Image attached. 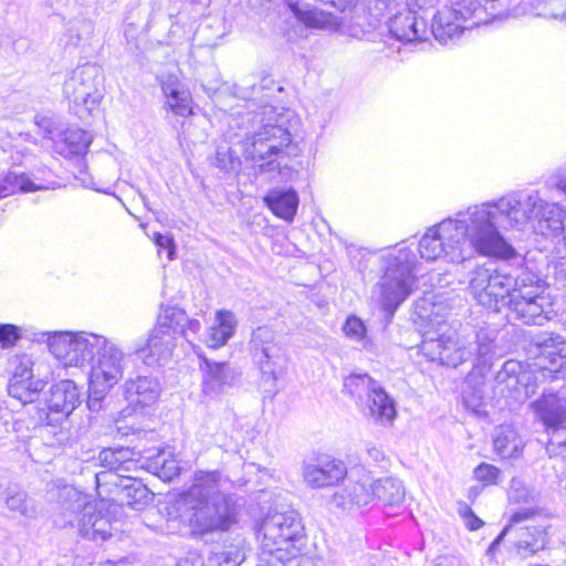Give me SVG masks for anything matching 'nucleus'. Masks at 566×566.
<instances>
[{"label":"nucleus","instance_id":"1","mask_svg":"<svg viewBox=\"0 0 566 566\" xmlns=\"http://www.w3.org/2000/svg\"><path fill=\"white\" fill-rule=\"evenodd\" d=\"M481 208L488 209L486 202L470 206L465 211H459L454 219H444L429 228L419 241L421 258L434 261L444 255L453 263H462L476 252L484 256L511 259L515 251L492 227L491 219L479 222L476 212Z\"/></svg>","mask_w":566,"mask_h":566},{"label":"nucleus","instance_id":"2","mask_svg":"<svg viewBox=\"0 0 566 566\" xmlns=\"http://www.w3.org/2000/svg\"><path fill=\"white\" fill-rule=\"evenodd\" d=\"M470 294L484 307L501 311L509 306L511 317L527 325H543L553 304L544 293V281L531 271L516 276L485 265L469 273Z\"/></svg>","mask_w":566,"mask_h":566},{"label":"nucleus","instance_id":"3","mask_svg":"<svg viewBox=\"0 0 566 566\" xmlns=\"http://www.w3.org/2000/svg\"><path fill=\"white\" fill-rule=\"evenodd\" d=\"M488 209L476 212L479 222L491 219L496 231L523 230L532 220H538L544 235H556L566 230V210L557 203L541 199L537 192H512L499 200L486 202Z\"/></svg>","mask_w":566,"mask_h":566},{"label":"nucleus","instance_id":"4","mask_svg":"<svg viewBox=\"0 0 566 566\" xmlns=\"http://www.w3.org/2000/svg\"><path fill=\"white\" fill-rule=\"evenodd\" d=\"M227 481L219 471L199 472L193 484L181 494L179 510L193 534L226 531L234 522V510L222 492Z\"/></svg>","mask_w":566,"mask_h":566},{"label":"nucleus","instance_id":"5","mask_svg":"<svg viewBox=\"0 0 566 566\" xmlns=\"http://www.w3.org/2000/svg\"><path fill=\"white\" fill-rule=\"evenodd\" d=\"M289 113H279L272 105L241 115L247 127L242 142V151L248 159L262 161L260 171H279L284 148L292 142V134L286 126Z\"/></svg>","mask_w":566,"mask_h":566},{"label":"nucleus","instance_id":"6","mask_svg":"<svg viewBox=\"0 0 566 566\" xmlns=\"http://www.w3.org/2000/svg\"><path fill=\"white\" fill-rule=\"evenodd\" d=\"M423 336L421 353L432 361L454 368L467 361L474 367L486 365L495 354L496 333L489 328L462 336L427 331Z\"/></svg>","mask_w":566,"mask_h":566},{"label":"nucleus","instance_id":"7","mask_svg":"<svg viewBox=\"0 0 566 566\" xmlns=\"http://www.w3.org/2000/svg\"><path fill=\"white\" fill-rule=\"evenodd\" d=\"M260 555L266 560L287 559L305 546L304 525L293 509L271 510L256 524Z\"/></svg>","mask_w":566,"mask_h":566},{"label":"nucleus","instance_id":"8","mask_svg":"<svg viewBox=\"0 0 566 566\" xmlns=\"http://www.w3.org/2000/svg\"><path fill=\"white\" fill-rule=\"evenodd\" d=\"M382 259L386 270L377 284V291L381 307L392 315L412 292L416 283V254L408 248H399L391 250Z\"/></svg>","mask_w":566,"mask_h":566},{"label":"nucleus","instance_id":"9","mask_svg":"<svg viewBox=\"0 0 566 566\" xmlns=\"http://www.w3.org/2000/svg\"><path fill=\"white\" fill-rule=\"evenodd\" d=\"M475 2L470 0L467 4L463 0H452L451 7L439 10L431 25L436 40L442 44L454 43L465 30L490 23L495 14Z\"/></svg>","mask_w":566,"mask_h":566},{"label":"nucleus","instance_id":"10","mask_svg":"<svg viewBox=\"0 0 566 566\" xmlns=\"http://www.w3.org/2000/svg\"><path fill=\"white\" fill-rule=\"evenodd\" d=\"M344 390L356 399L364 416L377 423H390L397 412L395 401L381 385L367 374H352L344 380Z\"/></svg>","mask_w":566,"mask_h":566},{"label":"nucleus","instance_id":"11","mask_svg":"<svg viewBox=\"0 0 566 566\" xmlns=\"http://www.w3.org/2000/svg\"><path fill=\"white\" fill-rule=\"evenodd\" d=\"M80 390L72 380H62L50 389L45 400L46 409L40 410L39 419L42 422L43 437H53L51 444H61L69 439V432L63 428L56 429L80 405Z\"/></svg>","mask_w":566,"mask_h":566},{"label":"nucleus","instance_id":"12","mask_svg":"<svg viewBox=\"0 0 566 566\" xmlns=\"http://www.w3.org/2000/svg\"><path fill=\"white\" fill-rule=\"evenodd\" d=\"M102 69L94 63H85L72 70L63 84V95L73 111L91 113L103 98Z\"/></svg>","mask_w":566,"mask_h":566},{"label":"nucleus","instance_id":"13","mask_svg":"<svg viewBox=\"0 0 566 566\" xmlns=\"http://www.w3.org/2000/svg\"><path fill=\"white\" fill-rule=\"evenodd\" d=\"M102 335L92 333H54L49 336L50 352L65 366L82 367L91 365L101 346L105 344Z\"/></svg>","mask_w":566,"mask_h":566},{"label":"nucleus","instance_id":"14","mask_svg":"<svg viewBox=\"0 0 566 566\" xmlns=\"http://www.w3.org/2000/svg\"><path fill=\"white\" fill-rule=\"evenodd\" d=\"M533 514L530 509H523L512 514L511 524L505 526L488 548V555H493L500 543L509 536V541L514 552L523 557H530L539 551H543L547 544L548 537L545 527L537 525L517 526L522 521L527 520Z\"/></svg>","mask_w":566,"mask_h":566},{"label":"nucleus","instance_id":"15","mask_svg":"<svg viewBox=\"0 0 566 566\" xmlns=\"http://www.w3.org/2000/svg\"><path fill=\"white\" fill-rule=\"evenodd\" d=\"M249 349L263 379L275 381L287 364V356L275 332L268 326L253 329Z\"/></svg>","mask_w":566,"mask_h":566},{"label":"nucleus","instance_id":"16","mask_svg":"<svg viewBox=\"0 0 566 566\" xmlns=\"http://www.w3.org/2000/svg\"><path fill=\"white\" fill-rule=\"evenodd\" d=\"M289 8L294 17L305 24L307 28L319 29L326 31H342L353 38L365 36V24L361 22V14L352 13L350 18L347 15L338 18L337 15L313 7L310 3L290 1Z\"/></svg>","mask_w":566,"mask_h":566},{"label":"nucleus","instance_id":"17","mask_svg":"<svg viewBox=\"0 0 566 566\" xmlns=\"http://www.w3.org/2000/svg\"><path fill=\"white\" fill-rule=\"evenodd\" d=\"M530 409L547 430L553 431L551 442L566 446V386L557 390L544 389L541 397L530 403Z\"/></svg>","mask_w":566,"mask_h":566},{"label":"nucleus","instance_id":"18","mask_svg":"<svg viewBox=\"0 0 566 566\" xmlns=\"http://www.w3.org/2000/svg\"><path fill=\"white\" fill-rule=\"evenodd\" d=\"M399 4L392 11H385V14L379 20L375 19L368 13L361 14V22L365 24V35L378 28L381 20L388 17L386 21V29L392 38L401 42H416L427 39L428 25L423 18H419L411 9L398 10Z\"/></svg>","mask_w":566,"mask_h":566},{"label":"nucleus","instance_id":"19","mask_svg":"<svg viewBox=\"0 0 566 566\" xmlns=\"http://www.w3.org/2000/svg\"><path fill=\"white\" fill-rule=\"evenodd\" d=\"M531 350L537 363L534 364L543 378H566V339L559 334L543 332L532 337Z\"/></svg>","mask_w":566,"mask_h":566},{"label":"nucleus","instance_id":"20","mask_svg":"<svg viewBox=\"0 0 566 566\" xmlns=\"http://www.w3.org/2000/svg\"><path fill=\"white\" fill-rule=\"evenodd\" d=\"M125 354L111 339L105 338L91 364L90 380L97 392H107L122 378L125 370Z\"/></svg>","mask_w":566,"mask_h":566},{"label":"nucleus","instance_id":"21","mask_svg":"<svg viewBox=\"0 0 566 566\" xmlns=\"http://www.w3.org/2000/svg\"><path fill=\"white\" fill-rule=\"evenodd\" d=\"M373 502V479L359 469L346 471V476L337 484L329 497V504L336 509L352 511Z\"/></svg>","mask_w":566,"mask_h":566},{"label":"nucleus","instance_id":"22","mask_svg":"<svg viewBox=\"0 0 566 566\" xmlns=\"http://www.w3.org/2000/svg\"><path fill=\"white\" fill-rule=\"evenodd\" d=\"M99 510L96 504L88 501L87 496L76 490L66 492V500L61 505V516L55 521L61 527L67 525L75 527L81 537L85 538V528L94 531V520Z\"/></svg>","mask_w":566,"mask_h":566},{"label":"nucleus","instance_id":"23","mask_svg":"<svg viewBox=\"0 0 566 566\" xmlns=\"http://www.w3.org/2000/svg\"><path fill=\"white\" fill-rule=\"evenodd\" d=\"M346 471L343 461L329 457L306 462L302 469L304 482L312 489L337 486Z\"/></svg>","mask_w":566,"mask_h":566},{"label":"nucleus","instance_id":"24","mask_svg":"<svg viewBox=\"0 0 566 566\" xmlns=\"http://www.w3.org/2000/svg\"><path fill=\"white\" fill-rule=\"evenodd\" d=\"M200 368L203 373L202 390L206 395L217 396L233 387L239 373L227 363L211 361L200 356Z\"/></svg>","mask_w":566,"mask_h":566},{"label":"nucleus","instance_id":"25","mask_svg":"<svg viewBox=\"0 0 566 566\" xmlns=\"http://www.w3.org/2000/svg\"><path fill=\"white\" fill-rule=\"evenodd\" d=\"M176 337L170 329L154 327L144 347L136 348L135 353L140 355L145 364L153 366L168 360L175 348Z\"/></svg>","mask_w":566,"mask_h":566},{"label":"nucleus","instance_id":"26","mask_svg":"<svg viewBox=\"0 0 566 566\" xmlns=\"http://www.w3.org/2000/svg\"><path fill=\"white\" fill-rule=\"evenodd\" d=\"M124 392L129 403L148 406L159 398L161 385L155 377L137 376L135 379H128L125 382Z\"/></svg>","mask_w":566,"mask_h":566},{"label":"nucleus","instance_id":"27","mask_svg":"<svg viewBox=\"0 0 566 566\" xmlns=\"http://www.w3.org/2000/svg\"><path fill=\"white\" fill-rule=\"evenodd\" d=\"M263 202L274 216L291 222L296 214L300 199L293 188H274L264 196Z\"/></svg>","mask_w":566,"mask_h":566},{"label":"nucleus","instance_id":"28","mask_svg":"<svg viewBox=\"0 0 566 566\" xmlns=\"http://www.w3.org/2000/svg\"><path fill=\"white\" fill-rule=\"evenodd\" d=\"M539 377L535 367L525 368L524 365L515 359L506 360L502 368L496 373V384L503 385L509 391H520V384H527V381Z\"/></svg>","mask_w":566,"mask_h":566},{"label":"nucleus","instance_id":"29","mask_svg":"<svg viewBox=\"0 0 566 566\" xmlns=\"http://www.w3.org/2000/svg\"><path fill=\"white\" fill-rule=\"evenodd\" d=\"M136 455H139V452L130 448H107L99 452L98 459L103 467L114 471L123 480L124 473L137 469Z\"/></svg>","mask_w":566,"mask_h":566},{"label":"nucleus","instance_id":"30","mask_svg":"<svg viewBox=\"0 0 566 566\" xmlns=\"http://www.w3.org/2000/svg\"><path fill=\"white\" fill-rule=\"evenodd\" d=\"M238 327L235 315L228 310H219L216 313L213 325L209 328L207 335V346L210 348H220L234 335Z\"/></svg>","mask_w":566,"mask_h":566},{"label":"nucleus","instance_id":"31","mask_svg":"<svg viewBox=\"0 0 566 566\" xmlns=\"http://www.w3.org/2000/svg\"><path fill=\"white\" fill-rule=\"evenodd\" d=\"M92 143V136L81 128H69L56 142V151L64 157L84 155Z\"/></svg>","mask_w":566,"mask_h":566},{"label":"nucleus","instance_id":"32","mask_svg":"<svg viewBox=\"0 0 566 566\" xmlns=\"http://www.w3.org/2000/svg\"><path fill=\"white\" fill-rule=\"evenodd\" d=\"M494 450L503 458L517 457L523 450L522 439L512 426H501L493 438Z\"/></svg>","mask_w":566,"mask_h":566},{"label":"nucleus","instance_id":"33","mask_svg":"<svg viewBox=\"0 0 566 566\" xmlns=\"http://www.w3.org/2000/svg\"><path fill=\"white\" fill-rule=\"evenodd\" d=\"M4 503L7 509L19 516L33 520L38 515V506L27 492L17 488H8Z\"/></svg>","mask_w":566,"mask_h":566},{"label":"nucleus","instance_id":"34","mask_svg":"<svg viewBox=\"0 0 566 566\" xmlns=\"http://www.w3.org/2000/svg\"><path fill=\"white\" fill-rule=\"evenodd\" d=\"M377 499L385 505H398L405 499V489L401 482L394 478L373 481V501Z\"/></svg>","mask_w":566,"mask_h":566},{"label":"nucleus","instance_id":"35","mask_svg":"<svg viewBox=\"0 0 566 566\" xmlns=\"http://www.w3.org/2000/svg\"><path fill=\"white\" fill-rule=\"evenodd\" d=\"M186 322H188V315L182 308L166 306L161 307L156 327L170 329L175 337L177 335L187 337Z\"/></svg>","mask_w":566,"mask_h":566},{"label":"nucleus","instance_id":"36","mask_svg":"<svg viewBox=\"0 0 566 566\" xmlns=\"http://www.w3.org/2000/svg\"><path fill=\"white\" fill-rule=\"evenodd\" d=\"M46 382L40 378L31 379H10L8 384V394L10 397L17 399L25 405L32 402L40 391L43 390Z\"/></svg>","mask_w":566,"mask_h":566},{"label":"nucleus","instance_id":"37","mask_svg":"<svg viewBox=\"0 0 566 566\" xmlns=\"http://www.w3.org/2000/svg\"><path fill=\"white\" fill-rule=\"evenodd\" d=\"M147 469L165 481L172 480L180 472L178 461L166 451H160L155 457L148 458Z\"/></svg>","mask_w":566,"mask_h":566},{"label":"nucleus","instance_id":"38","mask_svg":"<svg viewBox=\"0 0 566 566\" xmlns=\"http://www.w3.org/2000/svg\"><path fill=\"white\" fill-rule=\"evenodd\" d=\"M120 488L122 502L134 509L146 504L149 499V491L146 485L130 476H123Z\"/></svg>","mask_w":566,"mask_h":566},{"label":"nucleus","instance_id":"39","mask_svg":"<svg viewBox=\"0 0 566 566\" xmlns=\"http://www.w3.org/2000/svg\"><path fill=\"white\" fill-rule=\"evenodd\" d=\"M41 189L34 185L25 174L8 172L0 178V199L7 198L18 191L29 192Z\"/></svg>","mask_w":566,"mask_h":566},{"label":"nucleus","instance_id":"40","mask_svg":"<svg viewBox=\"0 0 566 566\" xmlns=\"http://www.w3.org/2000/svg\"><path fill=\"white\" fill-rule=\"evenodd\" d=\"M243 554L237 547H214L208 557L207 566H239Z\"/></svg>","mask_w":566,"mask_h":566},{"label":"nucleus","instance_id":"41","mask_svg":"<svg viewBox=\"0 0 566 566\" xmlns=\"http://www.w3.org/2000/svg\"><path fill=\"white\" fill-rule=\"evenodd\" d=\"M94 531L85 528V539L93 542H104L108 539L115 530L114 522H112L109 515L99 510L98 516L94 520Z\"/></svg>","mask_w":566,"mask_h":566},{"label":"nucleus","instance_id":"42","mask_svg":"<svg viewBox=\"0 0 566 566\" xmlns=\"http://www.w3.org/2000/svg\"><path fill=\"white\" fill-rule=\"evenodd\" d=\"M343 331L347 337L359 342L365 348L368 347L369 339L366 336V326L357 316H349L343 325Z\"/></svg>","mask_w":566,"mask_h":566},{"label":"nucleus","instance_id":"43","mask_svg":"<svg viewBox=\"0 0 566 566\" xmlns=\"http://www.w3.org/2000/svg\"><path fill=\"white\" fill-rule=\"evenodd\" d=\"M214 165L223 171H234L240 168L241 160L231 147H219L216 151Z\"/></svg>","mask_w":566,"mask_h":566},{"label":"nucleus","instance_id":"44","mask_svg":"<svg viewBox=\"0 0 566 566\" xmlns=\"http://www.w3.org/2000/svg\"><path fill=\"white\" fill-rule=\"evenodd\" d=\"M364 6L363 13L368 12L375 21L379 20L385 11H392L398 6V0H359Z\"/></svg>","mask_w":566,"mask_h":566},{"label":"nucleus","instance_id":"45","mask_svg":"<svg viewBox=\"0 0 566 566\" xmlns=\"http://www.w3.org/2000/svg\"><path fill=\"white\" fill-rule=\"evenodd\" d=\"M537 15L559 19L566 15V0H539Z\"/></svg>","mask_w":566,"mask_h":566},{"label":"nucleus","instance_id":"46","mask_svg":"<svg viewBox=\"0 0 566 566\" xmlns=\"http://www.w3.org/2000/svg\"><path fill=\"white\" fill-rule=\"evenodd\" d=\"M11 364L13 366V370H12V376L10 379L24 380V379L34 378L33 370H32L33 363L29 356H27V355L15 356V357H13Z\"/></svg>","mask_w":566,"mask_h":566},{"label":"nucleus","instance_id":"47","mask_svg":"<svg viewBox=\"0 0 566 566\" xmlns=\"http://www.w3.org/2000/svg\"><path fill=\"white\" fill-rule=\"evenodd\" d=\"M168 107L178 116H189L192 114V101L188 91L181 92L175 98L168 99Z\"/></svg>","mask_w":566,"mask_h":566},{"label":"nucleus","instance_id":"48","mask_svg":"<svg viewBox=\"0 0 566 566\" xmlns=\"http://www.w3.org/2000/svg\"><path fill=\"white\" fill-rule=\"evenodd\" d=\"M501 470L490 463H481L474 469V478L485 485L497 484Z\"/></svg>","mask_w":566,"mask_h":566},{"label":"nucleus","instance_id":"49","mask_svg":"<svg viewBox=\"0 0 566 566\" xmlns=\"http://www.w3.org/2000/svg\"><path fill=\"white\" fill-rule=\"evenodd\" d=\"M21 328L13 324H0V347L3 349L15 346L21 339Z\"/></svg>","mask_w":566,"mask_h":566},{"label":"nucleus","instance_id":"50","mask_svg":"<svg viewBox=\"0 0 566 566\" xmlns=\"http://www.w3.org/2000/svg\"><path fill=\"white\" fill-rule=\"evenodd\" d=\"M509 497L511 501L516 503L528 502L532 497L531 491L527 489L525 483L517 479L513 478L511 480L510 489H509Z\"/></svg>","mask_w":566,"mask_h":566},{"label":"nucleus","instance_id":"51","mask_svg":"<svg viewBox=\"0 0 566 566\" xmlns=\"http://www.w3.org/2000/svg\"><path fill=\"white\" fill-rule=\"evenodd\" d=\"M458 513L463 520L467 528L470 531H476L484 524V522L474 514L472 509L467 503L461 502L459 504Z\"/></svg>","mask_w":566,"mask_h":566},{"label":"nucleus","instance_id":"52","mask_svg":"<svg viewBox=\"0 0 566 566\" xmlns=\"http://www.w3.org/2000/svg\"><path fill=\"white\" fill-rule=\"evenodd\" d=\"M281 566H317L316 562L306 555L302 554V551L295 556H289L287 559L276 560Z\"/></svg>","mask_w":566,"mask_h":566},{"label":"nucleus","instance_id":"53","mask_svg":"<svg viewBox=\"0 0 566 566\" xmlns=\"http://www.w3.org/2000/svg\"><path fill=\"white\" fill-rule=\"evenodd\" d=\"M161 90L167 101L175 98L181 92L186 91L181 87L180 83L174 76H169L165 82H163Z\"/></svg>","mask_w":566,"mask_h":566},{"label":"nucleus","instance_id":"54","mask_svg":"<svg viewBox=\"0 0 566 566\" xmlns=\"http://www.w3.org/2000/svg\"><path fill=\"white\" fill-rule=\"evenodd\" d=\"M176 566H207V563L200 553L192 551L181 557Z\"/></svg>","mask_w":566,"mask_h":566},{"label":"nucleus","instance_id":"55","mask_svg":"<svg viewBox=\"0 0 566 566\" xmlns=\"http://www.w3.org/2000/svg\"><path fill=\"white\" fill-rule=\"evenodd\" d=\"M545 380L553 381L554 379L543 378L542 376H539L537 380L532 379V380L527 381V384H520V391H515V394L517 396L523 394L525 397L533 396L536 392L538 384L543 382Z\"/></svg>","mask_w":566,"mask_h":566},{"label":"nucleus","instance_id":"56","mask_svg":"<svg viewBox=\"0 0 566 566\" xmlns=\"http://www.w3.org/2000/svg\"><path fill=\"white\" fill-rule=\"evenodd\" d=\"M106 392L98 394L96 388H94L92 381L90 380L88 386V399H87V406L91 410H98L101 407V401L105 397Z\"/></svg>","mask_w":566,"mask_h":566},{"label":"nucleus","instance_id":"57","mask_svg":"<svg viewBox=\"0 0 566 566\" xmlns=\"http://www.w3.org/2000/svg\"><path fill=\"white\" fill-rule=\"evenodd\" d=\"M155 243L159 248L167 249L168 250V258L170 260L174 259L175 244H174V240H172L171 237L165 235V234H161V233H156L155 234Z\"/></svg>","mask_w":566,"mask_h":566},{"label":"nucleus","instance_id":"58","mask_svg":"<svg viewBox=\"0 0 566 566\" xmlns=\"http://www.w3.org/2000/svg\"><path fill=\"white\" fill-rule=\"evenodd\" d=\"M426 304H427V300H423L421 305L418 304V307L420 308V316L422 318L428 319L429 323L432 324V325L437 324L438 326H440V329H442V327L446 325L443 319H439V317H440L439 314L438 313L434 314L433 310L429 312L426 308Z\"/></svg>","mask_w":566,"mask_h":566},{"label":"nucleus","instance_id":"59","mask_svg":"<svg viewBox=\"0 0 566 566\" xmlns=\"http://www.w3.org/2000/svg\"><path fill=\"white\" fill-rule=\"evenodd\" d=\"M366 462L367 463H379L381 462L382 460H385V454L382 452V450H380L379 448L375 447V446H370V447H367L366 448Z\"/></svg>","mask_w":566,"mask_h":566},{"label":"nucleus","instance_id":"60","mask_svg":"<svg viewBox=\"0 0 566 566\" xmlns=\"http://www.w3.org/2000/svg\"><path fill=\"white\" fill-rule=\"evenodd\" d=\"M434 566H467L461 558L457 556H440Z\"/></svg>","mask_w":566,"mask_h":566},{"label":"nucleus","instance_id":"61","mask_svg":"<svg viewBox=\"0 0 566 566\" xmlns=\"http://www.w3.org/2000/svg\"><path fill=\"white\" fill-rule=\"evenodd\" d=\"M467 4H469L470 0H463ZM475 6H482L488 9L489 12L494 13L495 15L491 18V21L495 20L497 17H500V11H496L495 8V1L496 0H475Z\"/></svg>","mask_w":566,"mask_h":566},{"label":"nucleus","instance_id":"62","mask_svg":"<svg viewBox=\"0 0 566 566\" xmlns=\"http://www.w3.org/2000/svg\"><path fill=\"white\" fill-rule=\"evenodd\" d=\"M409 6H415L419 9L433 8L439 0H407Z\"/></svg>","mask_w":566,"mask_h":566},{"label":"nucleus","instance_id":"63","mask_svg":"<svg viewBox=\"0 0 566 566\" xmlns=\"http://www.w3.org/2000/svg\"><path fill=\"white\" fill-rule=\"evenodd\" d=\"M200 329H201V324L198 319H189L188 318V322H186L187 337H185V338L188 339L190 334L196 335Z\"/></svg>","mask_w":566,"mask_h":566},{"label":"nucleus","instance_id":"64","mask_svg":"<svg viewBox=\"0 0 566 566\" xmlns=\"http://www.w3.org/2000/svg\"><path fill=\"white\" fill-rule=\"evenodd\" d=\"M552 186H555L558 190L566 195V176L556 177L552 179Z\"/></svg>","mask_w":566,"mask_h":566}]
</instances>
